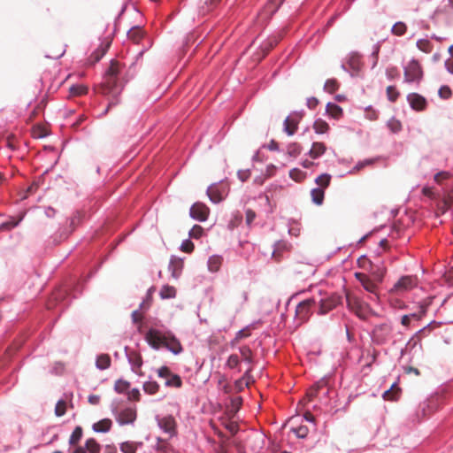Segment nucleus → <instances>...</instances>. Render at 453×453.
Masks as SVG:
<instances>
[{"label": "nucleus", "mask_w": 453, "mask_h": 453, "mask_svg": "<svg viewBox=\"0 0 453 453\" xmlns=\"http://www.w3.org/2000/svg\"><path fill=\"white\" fill-rule=\"evenodd\" d=\"M257 217L256 212L252 209H246L245 210V220L246 225L250 227L253 224V221L255 220Z\"/></svg>", "instance_id": "obj_54"}, {"label": "nucleus", "mask_w": 453, "mask_h": 453, "mask_svg": "<svg viewBox=\"0 0 453 453\" xmlns=\"http://www.w3.org/2000/svg\"><path fill=\"white\" fill-rule=\"evenodd\" d=\"M418 48L426 53H430L433 50V44L426 39H421L417 42Z\"/></svg>", "instance_id": "obj_45"}, {"label": "nucleus", "mask_w": 453, "mask_h": 453, "mask_svg": "<svg viewBox=\"0 0 453 453\" xmlns=\"http://www.w3.org/2000/svg\"><path fill=\"white\" fill-rule=\"evenodd\" d=\"M125 353H126L127 359L128 363L132 365V367H134V366L141 367L142 366V357L140 355L138 356L137 360L134 361L128 354V347L127 346L125 347Z\"/></svg>", "instance_id": "obj_55"}, {"label": "nucleus", "mask_w": 453, "mask_h": 453, "mask_svg": "<svg viewBox=\"0 0 453 453\" xmlns=\"http://www.w3.org/2000/svg\"><path fill=\"white\" fill-rule=\"evenodd\" d=\"M191 238L185 239L180 247V250L186 253H191L194 250V243L190 240Z\"/></svg>", "instance_id": "obj_52"}, {"label": "nucleus", "mask_w": 453, "mask_h": 453, "mask_svg": "<svg viewBox=\"0 0 453 453\" xmlns=\"http://www.w3.org/2000/svg\"><path fill=\"white\" fill-rule=\"evenodd\" d=\"M266 435L258 430H250L245 438V448L251 453H261L265 445Z\"/></svg>", "instance_id": "obj_7"}, {"label": "nucleus", "mask_w": 453, "mask_h": 453, "mask_svg": "<svg viewBox=\"0 0 453 453\" xmlns=\"http://www.w3.org/2000/svg\"><path fill=\"white\" fill-rule=\"evenodd\" d=\"M130 388V382L125 380L123 379H119L116 380L114 385V390L118 394H127L128 389Z\"/></svg>", "instance_id": "obj_36"}, {"label": "nucleus", "mask_w": 453, "mask_h": 453, "mask_svg": "<svg viewBox=\"0 0 453 453\" xmlns=\"http://www.w3.org/2000/svg\"><path fill=\"white\" fill-rule=\"evenodd\" d=\"M250 176V169L239 170L237 172V177L242 182L247 181L249 180Z\"/></svg>", "instance_id": "obj_63"}, {"label": "nucleus", "mask_w": 453, "mask_h": 453, "mask_svg": "<svg viewBox=\"0 0 453 453\" xmlns=\"http://www.w3.org/2000/svg\"><path fill=\"white\" fill-rule=\"evenodd\" d=\"M91 272L86 278H81L77 275H69L51 292L44 303L45 317L55 316L52 319V325L56 323L62 312L70 305L73 299L77 298L82 294L85 284L94 275Z\"/></svg>", "instance_id": "obj_1"}, {"label": "nucleus", "mask_w": 453, "mask_h": 453, "mask_svg": "<svg viewBox=\"0 0 453 453\" xmlns=\"http://www.w3.org/2000/svg\"><path fill=\"white\" fill-rule=\"evenodd\" d=\"M319 299H317V304H319L318 314L326 315L333 309L342 303L343 297L342 295L337 293H332L329 296L322 297V291L319 290Z\"/></svg>", "instance_id": "obj_6"}, {"label": "nucleus", "mask_w": 453, "mask_h": 453, "mask_svg": "<svg viewBox=\"0 0 453 453\" xmlns=\"http://www.w3.org/2000/svg\"><path fill=\"white\" fill-rule=\"evenodd\" d=\"M331 178L332 176L329 173H324L315 179V183L318 185V187H323L326 188L330 185Z\"/></svg>", "instance_id": "obj_40"}, {"label": "nucleus", "mask_w": 453, "mask_h": 453, "mask_svg": "<svg viewBox=\"0 0 453 453\" xmlns=\"http://www.w3.org/2000/svg\"><path fill=\"white\" fill-rule=\"evenodd\" d=\"M253 368L248 367L247 370L244 372L243 375L235 380L234 382V388L237 390H242L244 387L248 388L250 383H254L255 380L251 376V372Z\"/></svg>", "instance_id": "obj_19"}, {"label": "nucleus", "mask_w": 453, "mask_h": 453, "mask_svg": "<svg viewBox=\"0 0 453 453\" xmlns=\"http://www.w3.org/2000/svg\"><path fill=\"white\" fill-rule=\"evenodd\" d=\"M407 100L411 107L417 111L426 110L427 106L426 99L418 93H411L407 96Z\"/></svg>", "instance_id": "obj_16"}, {"label": "nucleus", "mask_w": 453, "mask_h": 453, "mask_svg": "<svg viewBox=\"0 0 453 453\" xmlns=\"http://www.w3.org/2000/svg\"><path fill=\"white\" fill-rule=\"evenodd\" d=\"M303 150L302 146L297 142H291L287 147V154L289 157H296Z\"/></svg>", "instance_id": "obj_41"}, {"label": "nucleus", "mask_w": 453, "mask_h": 453, "mask_svg": "<svg viewBox=\"0 0 453 453\" xmlns=\"http://www.w3.org/2000/svg\"><path fill=\"white\" fill-rule=\"evenodd\" d=\"M82 436H83L82 427L81 426H75V428L73 429V433L71 434L69 441H68V444L70 445V447L76 446L80 442V441L82 439Z\"/></svg>", "instance_id": "obj_32"}, {"label": "nucleus", "mask_w": 453, "mask_h": 453, "mask_svg": "<svg viewBox=\"0 0 453 453\" xmlns=\"http://www.w3.org/2000/svg\"><path fill=\"white\" fill-rule=\"evenodd\" d=\"M423 76V71L419 63L416 60H411L404 66V81L411 83H418Z\"/></svg>", "instance_id": "obj_9"}, {"label": "nucleus", "mask_w": 453, "mask_h": 453, "mask_svg": "<svg viewBox=\"0 0 453 453\" xmlns=\"http://www.w3.org/2000/svg\"><path fill=\"white\" fill-rule=\"evenodd\" d=\"M390 332L391 327L388 324L378 325L372 330V340L377 344H382L388 340Z\"/></svg>", "instance_id": "obj_15"}, {"label": "nucleus", "mask_w": 453, "mask_h": 453, "mask_svg": "<svg viewBox=\"0 0 453 453\" xmlns=\"http://www.w3.org/2000/svg\"><path fill=\"white\" fill-rule=\"evenodd\" d=\"M418 316L416 313H411L410 315H404L401 319V324L403 326L408 327L410 326L411 320H418Z\"/></svg>", "instance_id": "obj_56"}, {"label": "nucleus", "mask_w": 453, "mask_h": 453, "mask_svg": "<svg viewBox=\"0 0 453 453\" xmlns=\"http://www.w3.org/2000/svg\"><path fill=\"white\" fill-rule=\"evenodd\" d=\"M382 398L386 401L396 400V380L391 383V386L388 390L383 392Z\"/></svg>", "instance_id": "obj_38"}, {"label": "nucleus", "mask_w": 453, "mask_h": 453, "mask_svg": "<svg viewBox=\"0 0 453 453\" xmlns=\"http://www.w3.org/2000/svg\"><path fill=\"white\" fill-rule=\"evenodd\" d=\"M85 219V213L76 210L73 214L66 219L67 224L72 226L74 230L80 226Z\"/></svg>", "instance_id": "obj_26"}, {"label": "nucleus", "mask_w": 453, "mask_h": 453, "mask_svg": "<svg viewBox=\"0 0 453 453\" xmlns=\"http://www.w3.org/2000/svg\"><path fill=\"white\" fill-rule=\"evenodd\" d=\"M22 219H23L22 217L19 219L10 218L8 220H6L5 222H4L0 225V229H7V230L12 229L19 226V224L21 222Z\"/></svg>", "instance_id": "obj_42"}, {"label": "nucleus", "mask_w": 453, "mask_h": 453, "mask_svg": "<svg viewBox=\"0 0 453 453\" xmlns=\"http://www.w3.org/2000/svg\"><path fill=\"white\" fill-rule=\"evenodd\" d=\"M75 230L65 221L59 226L57 232L51 234L46 241L47 248L56 246L66 240Z\"/></svg>", "instance_id": "obj_8"}, {"label": "nucleus", "mask_w": 453, "mask_h": 453, "mask_svg": "<svg viewBox=\"0 0 453 453\" xmlns=\"http://www.w3.org/2000/svg\"><path fill=\"white\" fill-rule=\"evenodd\" d=\"M111 366V357L108 354H99L96 356V367L104 371Z\"/></svg>", "instance_id": "obj_31"}, {"label": "nucleus", "mask_w": 453, "mask_h": 453, "mask_svg": "<svg viewBox=\"0 0 453 453\" xmlns=\"http://www.w3.org/2000/svg\"><path fill=\"white\" fill-rule=\"evenodd\" d=\"M326 113L334 119H340L343 115V110L335 103L329 102L326 106Z\"/></svg>", "instance_id": "obj_23"}, {"label": "nucleus", "mask_w": 453, "mask_h": 453, "mask_svg": "<svg viewBox=\"0 0 453 453\" xmlns=\"http://www.w3.org/2000/svg\"><path fill=\"white\" fill-rule=\"evenodd\" d=\"M142 446V441H127L119 444V449L122 453H136Z\"/></svg>", "instance_id": "obj_25"}, {"label": "nucleus", "mask_w": 453, "mask_h": 453, "mask_svg": "<svg viewBox=\"0 0 453 453\" xmlns=\"http://www.w3.org/2000/svg\"><path fill=\"white\" fill-rule=\"evenodd\" d=\"M144 339L148 345L155 350H159L162 346L174 355H178L183 350L180 341L169 330L150 327L146 332Z\"/></svg>", "instance_id": "obj_3"}, {"label": "nucleus", "mask_w": 453, "mask_h": 453, "mask_svg": "<svg viewBox=\"0 0 453 453\" xmlns=\"http://www.w3.org/2000/svg\"><path fill=\"white\" fill-rule=\"evenodd\" d=\"M338 82L335 79H328L324 84V89L330 93H334L338 89Z\"/></svg>", "instance_id": "obj_50"}, {"label": "nucleus", "mask_w": 453, "mask_h": 453, "mask_svg": "<svg viewBox=\"0 0 453 453\" xmlns=\"http://www.w3.org/2000/svg\"><path fill=\"white\" fill-rule=\"evenodd\" d=\"M85 447L88 453H100L101 445L95 438H88L85 441Z\"/></svg>", "instance_id": "obj_35"}, {"label": "nucleus", "mask_w": 453, "mask_h": 453, "mask_svg": "<svg viewBox=\"0 0 453 453\" xmlns=\"http://www.w3.org/2000/svg\"><path fill=\"white\" fill-rule=\"evenodd\" d=\"M128 396V400L138 401L140 399V390L137 388H134L132 389H128L127 393Z\"/></svg>", "instance_id": "obj_60"}, {"label": "nucleus", "mask_w": 453, "mask_h": 453, "mask_svg": "<svg viewBox=\"0 0 453 453\" xmlns=\"http://www.w3.org/2000/svg\"><path fill=\"white\" fill-rule=\"evenodd\" d=\"M155 419L157 426L165 433L169 435V438H173L177 434L176 432V421L172 415H166L160 418L159 415H156Z\"/></svg>", "instance_id": "obj_11"}, {"label": "nucleus", "mask_w": 453, "mask_h": 453, "mask_svg": "<svg viewBox=\"0 0 453 453\" xmlns=\"http://www.w3.org/2000/svg\"><path fill=\"white\" fill-rule=\"evenodd\" d=\"M142 388L146 394L154 395L159 389V385L155 380H148L143 383Z\"/></svg>", "instance_id": "obj_39"}, {"label": "nucleus", "mask_w": 453, "mask_h": 453, "mask_svg": "<svg viewBox=\"0 0 453 453\" xmlns=\"http://www.w3.org/2000/svg\"><path fill=\"white\" fill-rule=\"evenodd\" d=\"M109 47H110L109 42L100 43V45L95 50H93V52L90 54V56L88 58V61L91 65H95L96 63L99 62L102 59V58L105 55V53L107 52Z\"/></svg>", "instance_id": "obj_20"}, {"label": "nucleus", "mask_w": 453, "mask_h": 453, "mask_svg": "<svg viewBox=\"0 0 453 453\" xmlns=\"http://www.w3.org/2000/svg\"><path fill=\"white\" fill-rule=\"evenodd\" d=\"M239 351L241 354V361L244 362L249 365V367L252 368L255 361L252 356V351L248 346H242L239 348Z\"/></svg>", "instance_id": "obj_28"}, {"label": "nucleus", "mask_w": 453, "mask_h": 453, "mask_svg": "<svg viewBox=\"0 0 453 453\" xmlns=\"http://www.w3.org/2000/svg\"><path fill=\"white\" fill-rule=\"evenodd\" d=\"M210 209L201 202L194 203L189 209V216L194 220L204 222L208 219Z\"/></svg>", "instance_id": "obj_13"}, {"label": "nucleus", "mask_w": 453, "mask_h": 453, "mask_svg": "<svg viewBox=\"0 0 453 453\" xmlns=\"http://www.w3.org/2000/svg\"><path fill=\"white\" fill-rule=\"evenodd\" d=\"M325 189L323 187H317L311 190V201L316 205H321L325 199Z\"/></svg>", "instance_id": "obj_27"}, {"label": "nucleus", "mask_w": 453, "mask_h": 453, "mask_svg": "<svg viewBox=\"0 0 453 453\" xmlns=\"http://www.w3.org/2000/svg\"><path fill=\"white\" fill-rule=\"evenodd\" d=\"M317 305V297L312 296L300 302L296 307L295 319L300 326L309 320Z\"/></svg>", "instance_id": "obj_5"}, {"label": "nucleus", "mask_w": 453, "mask_h": 453, "mask_svg": "<svg viewBox=\"0 0 453 453\" xmlns=\"http://www.w3.org/2000/svg\"><path fill=\"white\" fill-rule=\"evenodd\" d=\"M206 194L212 203H219L225 199V192L217 187L216 183L208 187Z\"/></svg>", "instance_id": "obj_18"}, {"label": "nucleus", "mask_w": 453, "mask_h": 453, "mask_svg": "<svg viewBox=\"0 0 453 453\" xmlns=\"http://www.w3.org/2000/svg\"><path fill=\"white\" fill-rule=\"evenodd\" d=\"M452 95V92H451V89L449 88V87L448 86H442L440 89H439V96L443 98V99H448Z\"/></svg>", "instance_id": "obj_62"}, {"label": "nucleus", "mask_w": 453, "mask_h": 453, "mask_svg": "<svg viewBox=\"0 0 453 453\" xmlns=\"http://www.w3.org/2000/svg\"><path fill=\"white\" fill-rule=\"evenodd\" d=\"M144 50H141L135 57L129 67L127 68L117 59H111L109 66L104 72V92L111 96L107 107L102 113L105 115L109 110L119 103V96L126 84L136 74V61L142 58Z\"/></svg>", "instance_id": "obj_2"}, {"label": "nucleus", "mask_w": 453, "mask_h": 453, "mask_svg": "<svg viewBox=\"0 0 453 453\" xmlns=\"http://www.w3.org/2000/svg\"><path fill=\"white\" fill-rule=\"evenodd\" d=\"M313 129L316 134H323L329 130V125L322 119H317L313 123Z\"/></svg>", "instance_id": "obj_33"}, {"label": "nucleus", "mask_w": 453, "mask_h": 453, "mask_svg": "<svg viewBox=\"0 0 453 453\" xmlns=\"http://www.w3.org/2000/svg\"><path fill=\"white\" fill-rule=\"evenodd\" d=\"M223 257L219 255H212L207 261L208 270L211 273H216L219 270Z\"/></svg>", "instance_id": "obj_30"}, {"label": "nucleus", "mask_w": 453, "mask_h": 453, "mask_svg": "<svg viewBox=\"0 0 453 453\" xmlns=\"http://www.w3.org/2000/svg\"><path fill=\"white\" fill-rule=\"evenodd\" d=\"M184 266L183 259L177 257L176 256H171L168 269L171 272V275L173 279L177 280L180 278L182 269Z\"/></svg>", "instance_id": "obj_17"}, {"label": "nucleus", "mask_w": 453, "mask_h": 453, "mask_svg": "<svg viewBox=\"0 0 453 453\" xmlns=\"http://www.w3.org/2000/svg\"><path fill=\"white\" fill-rule=\"evenodd\" d=\"M282 186L278 184H271L269 187L266 188L265 192L260 193L257 196L258 199H264L265 206L267 209L265 210L267 213H273V206L271 203L270 197L268 196V192L275 191L277 189H281Z\"/></svg>", "instance_id": "obj_22"}, {"label": "nucleus", "mask_w": 453, "mask_h": 453, "mask_svg": "<svg viewBox=\"0 0 453 453\" xmlns=\"http://www.w3.org/2000/svg\"><path fill=\"white\" fill-rule=\"evenodd\" d=\"M289 177L299 182L305 179L306 173L298 168H293L289 171Z\"/></svg>", "instance_id": "obj_44"}, {"label": "nucleus", "mask_w": 453, "mask_h": 453, "mask_svg": "<svg viewBox=\"0 0 453 453\" xmlns=\"http://www.w3.org/2000/svg\"><path fill=\"white\" fill-rule=\"evenodd\" d=\"M172 372H173L171 371V369L166 365H163L159 369H157V376L159 378L165 379V380L168 379Z\"/></svg>", "instance_id": "obj_57"}, {"label": "nucleus", "mask_w": 453, "mask_h": 453, "mask_svg": "<svg viewBox=\"0 0 453 453\" xmlns=\"http://www.w3.org/2000/svg\"><path fill=\"white\" fill-rule=\"evenodd\" d=\"M296 436L300 439H304L309 434V428L307 426L301 425L296 428L291 429Z\"/></svg>", "instance_id": "obj_46"}, {"label": "nucleus", "mask_w": 453, "mask_h": 453, "mask_svg": "<svg viewBox=\"0 0 453 453\" xmlns=\"http://www.w3.org/2000/svg\"><path fill=\"white\" fill-rule=\"evenodd\" d=\"M176 290L173 287L164 285L159 291V296L162 299H171L175 297Z\"/></svg>", "instance_id": "obj_37"}, {"label": "nucleus", "mask_w": 453, "mask_h": 453, "mask_svg": "<svg viewBox=\"0 0 453 453\" xmlns=\"http://www.w3.org/2000/svg\"><path fill=\"white\" fill-rule=\"evenodd\" d=\"M303 115V111H295L288 116L283 121V131L288 135L292 136L297 130L298 122Z\"/></svg>", "instance_id": "obj_12"}, {"label": "nucleus", "mask_w": 453, "mask_h": 453, "mask_svg": "<svg viewBox=\"0 0 453 453\" xmlns=\"http://www.w3.org/2000/svg\"><path fill=\"white\" fill-rule=\"evenodd\" d=\"M241 363L240 357L237 354H231L226 363V365L231 369L237 368Z\"/></svg>", "instance_id": "obj_47"}, {"label": "nucleus", "mask_w": 453, "mask_h": 453, "mask_svg": "<svg viewBox=\"0 0 453 453\" xmlns=\"http://www.w3.org/2000/svg\"><path fill=\"white\" fill-rule=\"evenodd\" d=\"M153 449L157 453H176V449L169 442V439H163L161 437H157V443L153 447Z\"/></svg>", "instance_id": "obj_21"}, {"label": "nucleus", "mask_w": 453, "mask_h": 453, "mask_svg": "<svg viewBox=\"0 0 453 453\" xmlns=\"http://www.w3.org/2000/svg\"><path fill=\"white\" fill-rule=\"evenodd\" d=\"M121 401L115 398L111 401V411L114 416L116 421L119 426H125L133 424L136 419V411L132 407H127L122 411H119V404Z\"/></svg>", "instance_id": "obj_4"}, {"label": "nucleus", "mask_w": 453, "mask_h": 453, "mask_svg": "<svg viewBox=\"0 0 453 453\" xmlns=\"http://www.w3.org/2000/svg\"><path fill=\"white\" fill-rule=\"evenodd\" d=\"M418 279L416 275H403L398 278V295L418 288Z\"/></svg>", "instance_id": "obj_14"}, {"label": "nucleus", "mask_w": 453, "mask_h": 453, "mask_svg": "<svg viewBox=\"0 0 453 453\" xmlns=\"http://www.w3.org/2000/svg\"><path fill=\"white\" fill-rule=\"evenodd\" d=\"M203 228L200 225H194L188 232L189 238L198 239L202 236Z\"/></svg>", "instance_id": "obj_49"}, {"label": "nucleus", "mask_w": 453, "mask_h": 453, "mask_svg": "<svg viewBox=\"0 0 453 453\" xmlns=\"http://www.w3.org/2000/svg\"><path fill=\"white\" fill-rule=\"evenodd\" d=\"M143 31L140 26H134L127 31V36L132 39L142 38Z\"/></svg>", "instance_id": "obj_48"}, {"label": "nucleus", "mask_w": 453, "mask_h": 453, "mask_svg": "<svg viewBox=\"0 0 453 453\" xmlns=\"http://www.w3.org/2000/svg\"><path fill=\"white\" fill-rule=\"evenodd\" d=\"M326 150L325 143L314 142L310 150L306 153L307 156L313 159L320 157Z\"/></svg>", "instance_id": "obj_24"}, {"label": "nucleus", "mask_w": 453, "mask_h": 453, "mask_svg": "<svg viewBox=\"0 0 453 453\" xmlns=\"http://www.w3.org/2000/svg\"><path fill=\"white\" fill-rule=\"evenodd\" d=\"M55 414L57 417H62L65 414V402L59 399L55 407Z\"/></svg>", "instance_id": "obj_53"}, {"label": "nucleus", "mask_w": 453, "mask_h": 453, "mask_svg": "<svg viewBox=\"0 0 453 453\" xmlns=\"http://www.w3.org/2000/svg\"><path fill=\"white\" fill-rule=\"evenodd\" d=\"M388 98L390 102L396 101V87L395 85L388 86L387 88Z\"/></svg>", "instance_id": "obj_61"}, {"label": "nucleus", "mask_w": 453, "mask_h": 453, "mask_svg": "<svg viewBox=\"0 0 453 453\" xmlns=\"http://www.w3.org/2000/svg\"><path fill=\"white\" fill-rule=\"evenodd\" d=\"M366 118L374 120L378 118V112L372 108V105H369L365 108Z\"/></svg>", "instance_id": "obj_59"}, {"label": "nucleus", "mask_w": 453, "mask_h": 453, "mask_svg": "<svg viewBox=\"0 0 453 453\" xmlns=\"http://www.w3.org/2000/svg\"><path fill=\"white\" fill-rule=\"evenodd\" d=\"M286 0H269L267 3V7L271 8V6H273V10L271 11V15H274L280 8L282 6V4L285 3Z\"/></svg>", "instance_id": "obj_51"}, {"label": "nucleus", "mask_w": 453, "mask_h": 453, "mask_svg": "<svg viewBox=\"0 0 453 453\" xmlns=\"http://www.w3.org/2000/svg\"><path fill=\"white\" fill-rule=\"evenodd\" d=\"M341 68L351 77L357 76L361 70L360 56L356 52L349 53L347 61L342 63Z\"/></svg>", "instance_id": "obj_10"}, {"label": "nucleus", "mask_w": 453, "mask_h": 453, "mask_svg": "<svg viewBox=\"0 0 453 453\" xmlns=\"http://www.w3.org/2000/svg\"><path fill=\"white\" fill-rule=\"evenodd\" d=\"M112 422L110 418H103L96 423H94L92 429L96 433H107L111 430Z\"/></svg>", "instance_id": "obj_29"}, {"label": "nucleus", "mask_w": 453, "mask_h": 453, "mask_svg": "<svg viewBox=\"0 0 453 453\" xmlns=\"http://www.w3.org/2000/svg\"><path fill=\"white\" fill-rule=\"evenodd\" d=\"M68 453H88L87 449L84 446H79L78 444L74 447H70Z\"/></svg>", "instance_id": "obj_64"}, {"label": "nucleus", "mask_w": 453, "mask_h": 453, "mask_svg": "<svg viewBox=\"0 0 453 453\" xmlns=\"http://www.w3.org/2000/svg\"><path fill=\"white\" fill-rule=\"evenodd\" d=\"M280 39L277 37L269 38L267 41L264 42L261 45L265 55L267 54L272 49H273L279 42Z\"/></svg>", "instance_id": "obj_43"}, {"label": "nucleus", "mask_w": 453, "mask_h": 453, "mask_svg": "<svg viewBox=\"0 0 453 453\" xmlns=\"http://www.w3.org/2000/svg\"><path fill=\"white\" fill-rule=\"evenodd\" d=\"M165 387H173L179 388L182 386V380L180 375L172 372L165 382Z\"/></svg>", "instance_id": "obj_34"}, {"label": "nucleus", "mask_w": 453, "mask_h": 453, "mask_svg": "<svg viewBox=\"0 0 453 453\" xmlns=\"http://www.w3.org/2000/svg\"><path fill=\"white\" fill-rule=\"evenodd\" d=\"M379 52H380V43H376L373 45V50L370 56V58L372 59V68L375 67V65H377Z\"/></svg>", "instance_id": "obj_58"}]
</instances>
